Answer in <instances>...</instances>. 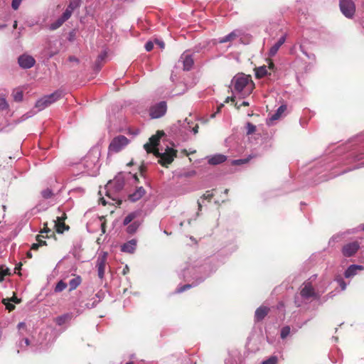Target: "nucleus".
Listing matches in <instances>:
<instances>
[{
    "label": "nucleus",
    "mask_w": 364,
    "mask_h": 364,
    "mask_svg": "<svg viewBox=\"0 0 364 364\" xmlns=\"http://www.w3.org/2000/svg\"><path fill=\"white\" fill-rule=\"evenodd\" d=\"M48 232H52V231L49 228H48L46 227H45L43 230L41 232V234H43V233H48ZM43 237H45V236L43 235H37V237H36L37 242L36 243H33L32 245L31 249L33 250H38L39 246L46 245V241H43L41 239V238H43Z\"/></svg>",
    "instance_id": "obj_18"
},
{
    "label": "nucleus",
    "mask_w": 364,
    "mask_h": 364,
    "mask_svg": "<svg viewBox=\"0 0 364 364\" xmlns=\"http://www.w3.org/2000/svg\"><path fill=\"white\" fill-rule=\"evenodd\" d=\"M5 26H6L5 25L0 26V28H4Z\"/></svg>",
    "instance_id": "obj_62"
},
{
    "label": "nucleus",
    "mask_w": 364,
    "mask_h": 364,
    "mask_svg": "<svg viewBox=\"0 0 364 364\" xmlns=\"http://www.w3.org/2000/svg\"><path fill=\"white\" fill-rule=\"evenodd\" d=\"M30 344V341L28 338H23L21 341H19L18 347L23 350L25 348L28 347Z\"/></svg>",
    "instance_id": "obj_35"
},
{
    "label": "nucleus",
    "mask_w": 364,
    "mask_h": 364,
    "mask_svg": "<svg viewBox=\"0 0 364 364\" xmlns=\"http://www.w3.org/2000/svg\"><path fill=\"white\" fill-rule=\"evenodd\" d=\"M82 279L80 276H77L69 282V290L71 291L75 290L81 283Z\"/></svg>",
    "instance_id": "obj_25"
},
{
    "label": "nucleus",
    "mask_w": 364,
    "mask_h": 364,
    "mask_svg": "<svg viewBox=\"0 0 364 364\" xmlns=\"http://www.w3.org/2000/svg\"><path fill=\"white\" fill-rule=\"evenodd\" d=\"M74 317L73 313H66L55 318V321L57 325L63 326L69 323Z\"/></svg>",
    "instance_id": "obj_19"
},
{
    "label": "nucleus",
    "mask_w": 364,
    "mask_h": 364,
    "mask_svg": "<svg viewBox=\"0 0 364 364\" xmlns=\"http://www.w3.org/2000/svg\"><path fill=\"white\" fill-rule=\"evenodd\" d=\"M360 248V245L358 242H351L343 245L342 248V254L346 257L353 256Z\"/></svg>",
    "instance_id": "obj_9"
},
{
    "label": "nucleus",
    "mask_w": 364,
    "mask_h": 364,
    "mask_svg": "<svg viewBox=\"0 0 364 364\" xmlns=\"http://www.w3.org/2000/svg\"><path fill=\"white\" fill-rule=\"evenodd\" d=\"M26 328V325L24 322H20L18 324V330H21V329H24Z\"/></svg>",
    "instance_id": "obj_50"
},
{
    "label": "nucleus",
    "mask_w": 364,
    "mask_h": 364,
    "mask_svg": "<svg viewBox=\"0 0 364 364\" xmlns=\"http://www.w3.org/2000/svg\"><path fill=\"white\" fill-rule=\"evenodd\" d=\"M269 312V309L265 306L259 307L255 311V319L257 321L262 320Z\"/></svg>",
    "instance_id": "obj_23"
},
{
    "label": "nucleus",
    "mask_w": 364,
    "mask_h": 364,
    "mask_svg": "<svg viewBox=\"0 0 364 364\" xmlns=\"http://www.w3.org/2000/svg\"><path fill=\"white\" fill-rule=\"evenodd\" d=\"M100 201L102 203V205H105L107 203V202L105 201V200L103 198H100Z\"/></svg>",
    "instance_id": "obj_55"
},
{
    "label": "nucleus",
    "mask_w": 364,
    "mask_h": 364,
    "mask_svg": "<svg viewBox=\"0 0 364 364\" xmlns=\"http://www.w3.org/2000/svg\"><path fill=\"white\" fill-rule=\"evenodd\" d=\"M10 302H13V303H15V304H20L21 302V299H18L16 296V294L14 293L13 296L11 297V298H7Z\"/></svg>",
    "instance_id": "obj_40"
},
{
    "label": "nucleus",
    "mask_w": 364,
    "mask_h": 364,
    "mask_svg": "<svg viewBox=\"0 0 364 364\" xmlns=\"http://www.w3.org/2000/svg\"><path fill=\"white\" fill-rule=\"evenodd\" d=\"M80 6V0H72L68 6L63 16L65 19H69L73 11Z\"/></svg>",
    "instance_id": "obj_17"
},
{
    "label": "nucleus",
    "mask_w": 364,
    "mask_h": 364,
    "mask_svg": "<svg viewBox=\"0 0 364 364\" xmlns=\"http://www.w3.org/2000/svg\"><path fill=\"white\" fill-rule=\"evenodd\" d=\"M279 114L278 112H276L271 117V120H276L279 117Z\"/></svg>",
    "instance_id": "obj_52"
},
{
    "label": "nucleus",
    "mask_w": 364,
    "mask_h": 364,
    "mask_svg": "<svg viewBox=\"0 0 364 364\" xmlns=\"http://www.w3.org/2000/svg\"><path fill=\"white\" fill-rule=\"evenodd\" d=\"M226 159H227V156L223 154H215V155L210 156L208 157V161L211 165L220 164L225 161Z\"/></svg>",
    "instance_id": "obj_20"
},
{
    "label": "nucleus",
    "mask_w": 364,
    "mask_h": 364,
    "mask_svg": "<svg viewBox=\"0 0 364 364\" xmlns=\"http://www.w3.org/2000/svg\"><path fill=\"white\" fill-rule=\"evenodd\" d=\"M211 196H211L210 194H209V193H207V194H205V195H204V197H205V198H211Z\"/></svg>",
    "instance_id": "obj_56"
},
{
    "label": "nucleus",
    "mask_w": 364,
    "mask_h": 364,
    "mask_svg": "<svg viewBox=\"0 0 364 364\" xmlns=\"http://www.w3.org/2000/svg\"><path fill=\"white\" fill-rule=\"evenodd\" d=\"M69 60L70 62H75V63H78V61H79L78 59L77 58L74 57V56H70L69 58Z\"/></svg>",
    "instance_id": "obj_53"
},
{
    "label": "nucleus",
    "mask_w": 364,
    "mask_h": 364,
    "mask_svg": "<svg viewBox=\"0 0 364 364\" xmlns=\"http://www.w3.org/2000/svg\"><path fill=\"white\" fill-rule=\"evenodd\" d=\"M139 215H140V212L139 211H134V212L130 213L124 219V222H123L124 225H127L129 224L135 218H136L137 216Z\"/></svg>",
    "instance_id": "obj_26"
},
{
    "label": "nucleus",
    "mask_w": 364,
    "mask_h": 364,
    "mask_svg": "<svg viewBox=\"0 0 364 364\" xmlns=\"http://www.w3.org/2000/svg\"><path fill=\"white\" fill-rule=\"evenodd\" d=\"M123 186L124 181L119 176L116 177L113 181H109L105 186L107 196L113 200H116L117 198L112 196V189H114L115 192H118L123 188Z\"/></svg>",
    "instance_id": "obj_5"
},
{
    "label": "nucleus",
    "mask_w": 364,
    "mask_h": 364,
    "mask_svg": "<svg viewBox=\"0 0 364 364\" xmlns=\"http://www.w3.org/2000/svg\"><path fill=\"white\" fill-rule=\"evenodd\" d=\"M107 261V254L105 253L102 256L99 257L97 260L96 267L97 268V274L100 279H102L105 276V266Z\"/></svg>",
    "instance_id": "obj_12"
},
{
    "label": "nucleus",
    "mask_w": 364,
    "mask_h": 364,
    "mask_svg": "<svg viewBox=\"0 0 364 364\" xmlns=\"http://www.w3.org/2000/svg\"><path fill=\"white\" fill-rule=\"evenodd\" d=\"M300 294L305 299L317 297V294L309 282H306L303 284Z\"/></svg>",
    "instance_id": "obj_10"
},
{
    "label": "nucleus",
    "mask_w": 364,
    "mask_h": 364,
    "mask_svg": "<svg viewBox=\"0 0 364 364\" xmlns=\"http://www.w3.org/2000/svg\"><path fill=\"white\" fill-rule=\"evenodd\" d=\"M100 156V151L98 148L92 149L85 156L83 159V165L87 174L95 176L98 173Z\"/></svg>",
    "instance_id": "obj_2"
},
{
    "label": "nucleus",
    "mask_w": 364,
    "mask_h": 364,
    "mask_svg": "<svg viewBox=\"0 0 364 364\" xmlns=\"http://www.w3.org/2000/svg\"><path fill=\"white\" fill-rule=\"evenodd\" d=\"M247 162V159H237L232 161V165H241Z\"/></svg>",
    "instance_id": "obj_44"
},
{
    "label": "nucleus",
    "mask_w": 364,
    "mask_h": 364,
    "mask_svg": "<svg viewBox=\"0 0 364 364\" xmlns=\"http://www.w3.org/2000/svg\"><path fill=\"white\" fill-rule=\"evenodd\" d=\"M99 58H100V59H103V58H104V57H103L102 55H100V57H99Z\"/></svg>",
    "instance_id": "obj_61"
},
{
    "label": "nucleus",
    "mask_w": 364,
    "mask_h": 364,
    "mask_svg": "<svg viewBox=\"0 0 364 364\" xmlns=\"http://www.w3.org/2000/svg\"><path fill=\"white\" fill-rule=\"evenodd\" d=\"M61 97L62 92L60 91H55L53 93L46 95L37 100L35 104V107L37 109L38 112L41 111Z\"/></svg>",
    "instance_id": "obj_3"
},
{
    "label": "nucleus",
    "mask_w": 364,
    "mask_h": 364,
    "mask_svg": "<svg viewBox=\"0 0 364 364\" xmlns=\"http://www.w3.org/2000/svg\"><path fill=\"white\" fill-rule=\"evenodd\" d=\"M166 103L165 102H160L151 107L149 109V114L151 118L156 119L164 116L166 114Z\"/></svg>",
    "instance_id": "obj_8"
},
{
    "label": "nucleus",
    "mask_w": 364,
    "mask_h": 364,
    "mask_svg": "<svg viewBox=\"0 0 364 364\" xmlns=\"http://www.w3.org/2000/svg\"><path fill=\"white\" fill-rule=\"evenodd\" d=\"M22 0H12L11 6L14 10H17Z\"/></svg>",
    "instance_id": "obj_42"
},
{
    "label": "nucleus",
    "mask_w": 364,
    "mask_h": 364,
    "mask_svg": "<svg viewBox=\"0 0 364 364\" xmlns=\"http://www.w3.org/2000/svg\"><path fill=\"white\" fill-rule=\"evenodd\" d=\"M228 101H230V97H227L225 102H228Z\"/></svg>",
    "instance_id": "obj_60"
},
{
    "label": "nucleus",
    "mask_w": 364,
    "mask_h": 364,
    "mask_svg": "<svg viewBox=\"0 0 364 364\" xmlns=\"http://www.w3.org/2000/svg\"><path fill=\"white\" fill-rule=\"evenodd\" d=\"M154 48V43L152 41H148L145 44V49L146 51H151Z\"/></svg>",
    "instance_id": "obj_45"
},
{
    "label": "nucleus",
    "mask_w": 364,
    "mask_h": 364,
    "mask_svg": "<svg viewBox=\"0 0 364 364\" xmlns=\"http://www.w3.org/2000/svg\"><path fill=\"white\" fill-rule=\"evenodd\" d=\"M274 65L272 62L269 63V65H262L255 68V76L257 78H262L269 74L268 70H274Z\"/></svg>",
    "instance_id": "obj_14"
},
{
    "label": "nucleus",
    "mask_w": 364,
    "mask_h": 364,
    "mask_svg": "<svg viewBox=\"0 0 364 364\" xmlns=\"http://www.w3.org/2000/svg\"><path fill=\"white\" fill-rule=\"evenodd\" d=\"M18 64L20 67L24 69H28L33 67L36 63L35 59L29 55H22L18 58Z\"/></svg>",
    "instance_id": "obj_11"
},
{
    "label": "nucleus",
    "mask_w": 364,
    "mask_h": 364,
    "mask_svg": "<svg viewBox=\"0 0 364 364\" xmlns=\"http://www.w3.org/2000/svg\"><path fill=\"white\" fill-rule=\"evenodd\" d=\"M141 222L139 220H134L132 223L128 225L127 230L129 234H133L136 232L139 227L140 226Z\"/></svg>",
    "instance_id": "obj_27"
},
{
    "label": "nucleus",
    "mask_w": 364,
    "mask_h": 364,
    "mask_svg": "<svg viewBox=\"0 0 364 364\" xmlns=\"http://www.w3.org/2000/svg\"><path fill=\"white\" fill-rule=\"evenodd\" d=\"M11 274L10 269L5 266L0 265V282L5 279L6 276Z\"/></svg>",
    "instance_id": "obj_30"
},
{
    "label": "nucleus",
    "mask_w": 364,
    "mask_h": 364,
    "mask_svg": "<svg viewBox=\"0 0 364 364\" xmlns=\"http://www.w3.org/2000/svg\"><path fill=\"white\" fill-rule=\"evenodd\" d=\"M65 17L62 15L57 21L50 25V30H55L63 25V23L67 21Z\"/></svg>",
    "instance_id": "obj_28"
},
{
    "label": "nucleus",
    "mask_w": 364,
    "mask_h": 364,
    "mask_svg": "<svg viewBox=\"0 0 364 364\" xmlns=\"http://www.w3.org/2000/svg\"><path fill=\"white\" fill-rule=\"evenodd\" d=\"M338 282L340 287L341 288V290L343 291L346 289L347 284L345 283V282L342 279H338Z\"/></svg>",
    "instance_id": "obj_46"
},
{
    "label": "nucleus",
    "mask_w": 364,
    "mask_h": 364,
    "mask_svg": "<svg viewBox=\"0 0 364 364\" xmlns=\"http://www.w3.org/2000/svg\"><path fill=\"white\" fill-rule=\"evenodd\" d=\"M13 27H14V28H17V21H14Z\"/></svg>",
    "instance_id": "obj_58"
},
{
    "label": "nucleus",
    "mask_w": 364,
    "mask_h": 364,
    "mask_svg": "<svg viewBox=\"0 0 364 364\" xmlns=\"http://www.w3.org/2000/svg\"><path fill=\"white\" fill-rule=\"evenodd\" d=\"M286 109V107L284 106H280L278 109H277V112H278L279 114V115L282 114V112H284V110Z\"/></svg>",
    "instance_id": "obj_51"
},
{
    "label": "nucleus",
    "mask_w": 364,
    "mask_h": 364,
    "mask_svg": "<svg viewBox=\"0 0 364 364\" xmlns=\"http://www.w3.org/2000/svg\"><path fill=\"white\" fill-rule=\"evenodd\" d=\"M193 133L196 134L198 133V125L196 124L193 128Z\"/></svg>",
    "instance_id": "obj_54"
},
{
    "label": "nucleus",
    "mask_w": 364,
    "mask_h": 364,
    "mask_svg": "<svg viewBox=\"0 0 364 364\" xmlns=\"http://www.w3.org/2000/svg\"><path fill=\"white\" fill-rule=\"evenodd\" d=\"M163 135L162 132H158L156 135H153L149 138V142L144 145L145 150L147 153L153 152L156 155H160L159 149L156 148L161 136Z\"/></svg>",
    "instance_id": "obj_7"
},
{
    "label": "nucleus",
    "mask_w": 364,
    "mask_h": 364,
    "mask_svg": "<svg viewBox=\"0 0 364 364\" xmlns=\"http://www.w3.org/2000/svg\"><path fill=\"white\" fill-rule=\"evenodd\" d=\"M363 269L364 267L363 265L352 264L350 265L345 271L344 276L347 279L352 278L357 275L359 272H362Z\"/></svg>",
    "instance_id": "obj_13"
},
{
    "label": "nucleus",
    "mask_w": 364,
    "mask_h": 364,
    "mask_svg": "<svg viewBox=\"0 0 364 364\" xmlns=\"http://www.w3.org/2000/svg\"><path fill=\"white\" fill-rule=\"evenodd\" d=\"M277 363V358L276 356H271L268 359L262 361V364H276Z\"/></svg>",
    "instance_id": "obj_38"
},
{
    "label": "nucleus",
    "mask_w": 364,
    "mask_h": 364,
    "mask_svg": "<svg viewBox=\"0 0 364 364\" xmlns=\"http://www.w3.org/2000/svg\"><path fill=\"white\" fill-rule=\"evenodd\" d=\"M233 92L245 97L249 95L254 88V83L250 75L244 73L237 74L232 80Z\"/></svg>",
    "instance_id": "obj_1"
},
{
    "label": "nucleus",
    "mask_w": 364,
    "mask_h": 364,
    "mask_svg": "<svg viewBox=\"0 0 364 364\" xmlns=\"http://www.w3.org/2000/svg\"><path fill=\"white\" fill-rule=\"evenodd\" d=\"M191 287V284H185V285H183L181 286V287L178 288L176 289V292L177 293H181L187 289H189Z\"/></svg>",
    "instance_id": "obj_41"
},
{
    "label": "nucleus",
    "mask_w": 364,
    "mask_h": 364,
    "mask_svg": "<svg viewBox=\"0 0 364 364\" xmlns=\"http://www.w3.org/2000/svg\"><path fill=\"white\" fill-rule=\"evenodd\" d=\"M23 91L20 89H16L13 92V97L16 102H21L23 100Z\"/></svg>",
    "instance_id": "obj_31"
},
{
    "label": "nucleus",
    "mask_w": 364,
    "mask_h": 364,
    "mask_svg": "<svg viewBox=\"0 0 364 364\" xmlns=\"http://www.w3.org/2000/svg\"><path fill=\"white\" fill-rule=\"evenodd\" d=\"M145 194V190L143 187L138 188L133 193L130 194L129 200L135 202L139 200Z\"/></svg>",
    "instance_id": "obj_22"
},
{
    "label": "nucleus",
    "mask_w": 364,
    "mask_h": 364,
    "mask_svg": "<svg viewBox=\"0 0 364 364\" xmlns=\"http://www.w3.org/2000/svg\"><path fill=\"white\" fill-rule=\"evenodd\" d=\"M129 166L132 165V162L128 164Z\"/></svg>",
    "instance_id": "obj_63"
},
{
    "label": "nucleus",
    "mask_w": 364,
    "mask_h": 364,
    "mask_svg": "<svg viewBox=\"0 0 364 364\" xmlns=\"http://www.w3.org/2000/svg\"><path fill=\"white\" fill-rule=\"evenodd\" d=\"M102 232H105L104 225H102Z\"/></svg>",
    "instance_id": "obj_59"
},
{
    "label": "nucleus",
    "mask_w": 364,
    "mask_h": 364,
    "mask_svg": "<svg viewBox=\"0 0 364 364\" xmlns=\"http://www.w3.org/2000/svg\"><path fill=\"white\" fill-rule=\"evenodd\" d=\"M155 43L156 45H158L161 48H164V46H165L164 43L162 41H161V40H158V39L155 40Z\"/></svg>",
    "instance_id": "obj_48"
},
{
    "label": "nucleus",
    "mask_w": 364,
    "mask_h": 364,
    "mask_svg": "<svg viewBox=\"0 0 364 364\" xmlns=\"http://www.w3.org/2000/svg\"><path fill=\"white\" fill-rule=\"evenodd\" d=\"M279 48H280V46H279L277 43L273 45L269 49V55L274 56L277 53Z\"/></svg>",
    "instance_id": "obj_39"
},
{
    "label": "nucleus",
    "mask_w": 364,
    "mask_h": 364,
    "mask_svg": "<svg viewBox=\"0 0 364 364\" xmlns=\"http://www.w3.org/2000/svg\"><path fill=\"white\" fill-rule=\"evenodd\" d=\"M137 245V241L132 239L121 246L122 252L132 254L134 252Z\"/></svg>",
    "instance_id": "obj_16"
},
{
    "label": "nucleus",
    "mask_w": 364,
    "mask_h": 364,
    "mask_svg": "<svg viewBox=\"0 0 364 364\" xmlns=\"http://www.w3.org/2000/svg\"><path fill=\"white\" fill-rule=\"evenodd\" d=\"M247 134H253L256 130V127L250 122H248L246 126Z\"/></svg>",
    "instance_id": "obj_36"
},
{
    "label": "nucleus",
    "mask_w": 364,
    "mask_h": 364,
    "mask_svg": "<svg viewBox=\"0 0 364 364\" xmlns=\"http://www.w3.org/2000/svg\"><path fill=\"white\" fill-rule=\"evenodd\" d=\"M238 36V33L237 31H233L232 32L230 33L229 34L225 36L223 38H220L219 39V43H223L229 41H232L234 39H235Z\"/></svg>",
    "instance_id": "obj_24"
},
{
    "label": "nucleus",
    "mask_w": 364,
    "mask_h": 364,
    "mask_svg": "<svg viewBox=\"0 0 364 364\" xmlns=\"http://www.w3.org/2000/svg\"><path fill=\"white\" fill-rule=\"evenodd\" d=\"M2 304L5 305L6 309L9 311H11L15 309V306L11 304L8 299H3L1 301Z\"/></svg>",
    "instance_id": "obj_33"
},
{
    "label": "nucleus",
    "mask_w": 364,
    "mask_h": 364,
    "mask_svg": "<svg viewBox=\"0 0 364 364\" xmlns=\"http://www.w3.org/2000/svg\"><path fill=\"white\" fill-rule=\"evenodd\" d=\"M362 230H364V225H363V227H362Z\"/></svg>",
    "instance_id": "obj_64"
},
{
    "label": "nucleus",
    "mask_w": 364,
    "mask_h": 364,
    "mask_svg": "<svg viewBox=\"0 0 364 364\" xmlns=\"http://www.w3.org/2000/svg\"><path fill=\"white\" fill-rule=\"evenodd\" d=\"M290 331L291 329L289 326H287L283 327L281 330V338L283 339L287 338L289 335Z\"/></svg>",
    "instance_id": "obj_34"
},
{
    "label": "nucleus",
    "mask_w": 364,
    "mask_h": 364,
    "mask_svg": "<svg viewBox=\"0 0 364 364\" xmlns=\"http://www.w3.org/2000/svg\"><path fill=\"white\" fill-rule=\"evenodd\" d=\"M242 105H243V106H248V105H249V103H248L247 102L244 101V102H242Z\"/></svg>",
    "instance_id": "obj_57"
},
{
    "label": "nucleus",
    "mask_w": 364,
    "mask_h": 364,
    "mask_svg": "<svg viewBox=\"0 0 364 364\" xmlns=\"http://www.w3.org/2000/svg\"><path fill=\"white\" fill-rule=\"evenodd\" d=\"M286 41V37L285 36H282L279 40L276 43L279 46H282V45H283L284 43Z\"/></svg>",
    "instance_id": "obj_47"
},
{
    "label": "nucleus",
    "mask_w": 364,
    "mask_h": 364,
    "mask_svg": "<svg viewBox=\"0 0 364 364\" xmlns=\"http://www.w3.org/2000/svg\"><path fill=\"white\" fill-rule=\"evenodd\" d=\"M67 287V284L63 281L60 280L58 282L55 287V292H60Z\"/></svg>",
    "instance_id": "obj_32"
},
{
    "label": "nucleus",
    "mask_w": 364,
    "mask_h": 364,
    "mask_svg": "<svg viewBox=\"0 0 364 364\" xmlns=\"http://www.w3.org/2000/svg\"><path fill=\"white\" fill-rule=\"evenodd\" d=\"M129 143V140L123 135L114 137L110 142L108 148L109 153H117L123 149Z\"/></svg>",
    "instance_id": "obj_4"
},
{
    "label": "nucleus",
    "mask_w": 364,
    "mask_h": 364,
    "mask_svg": "<svg viewBox=\"0 0 364 364\" xmlns=\"http://www.w3.org/2000/svg\"><path fill=\"white\" fill-rule=\"evenodd\" d=\"M8 107V104L5 99L0 98V110L5 109Z\"/></svg>",
    "instance_id": "obj_43"
},
{
    "label": "nucleus",
    "mask_w": 364,
    "mask_h": 364,
    "mask_svg": "<svg viewBox=\"0 0 364 364\" xmlns=\"http://www.w3.org/2000/svg\"><path fill=\"white\" fill-rule=\"evenodd\" d=\"M176 156V151L173 149H168L165 153L161 154V160L164 164H171Z\"/></svg>",
    "instance_id": "obj_21"
},
{
    "label": "nucleus",
    "mask_w": 364,
    "mask_h": 364,
    "mask_svg": "<svg viewBox=\"0 0 364 364\" xmlns=\"http://www.w3.org/2000/svg\"><path fill=\"white\" fill-rule=\"evenodd\" d=\"M55 227L56 228V231L58 233H63L65 230H68L69 228L66 226L64 222H62L59 220V221L55 220Z\"/></svg>",
    "instance_id": "obj_29"
},
{
    "label": "nucleus",
    "mask_w": 364,
    "mask_h": 364,
    "mask_svg": "<svg viewBox=\"0 0 364 364\" xmlns=\"http://www.w3.org/2000/svg\"><path fill=\"white\" fill-rule=\"evenodd\" d=\"M181 59L183 62V69L186 70H191L193 65V59L191 54L188 51H186L181 55Z\"/></svg>",
    "instance_id": "obj_15"
},
{
    "label": "nucleus",
    "mask_w": 364,
    "mask_h": 364,
    "mask_svg": "<svg viewBox=\"0 0 364 364\" xmlns=\"http://www.w3.org/2000/svg\"><path fill=\"white\" fill-rule=\"evenodd\" d=\"M340 9L342 14L347 18H352L355 11V6L351 0H340Z\"/></svg>",
    "instance_id": "obj_6"
},
{
    "label": "nucleus",
    "mask_w": 364,
    "mask_h": 364,
    "mask_svg": "<svg viewBox=\"0 0 364 364\" xmlns=\"http://www.w3.org/2000/svg\"><path fill=\"white\" fill-rule=\"evenodd\" d=\"M66 219V215L65 213L62 214L61 216H58L55 221H59V220L62 222H64V220Z\"/></svg>",
    "instance_id": "obj_49"
},
{
    "label": "nucleus",
    "mask_w": 364,
    "mask_h": 364,
    "mask_svg": "<svg viewBox=\"0 0 364 364\" xmlns=\"http://www.w3.org/2000/svg\"><path fill=\"white\" fill-rule=\"evenodd\" d=\"M41 195L44 198L48 199V198H50L52 197L53 192L50 189L46 188V189L42 191Z\"/></svg>",
    "instance_id": "obj_37"
}]
</instances>
